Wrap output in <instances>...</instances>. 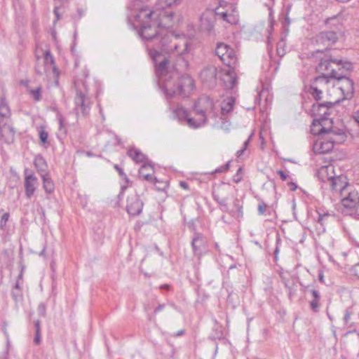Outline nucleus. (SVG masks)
<instances>
[{
  "instance_id": "f257e3e1",
  "label": "nucleus",
  "mask_w": 359,
  "mask_h": 359,
  "mask_svg": "<svg viewBox=\"0 0 359 359\" xmlns=\"http://www.w3.org/2000/svg\"><path fill=\"white\" fill-rule=\"evenodd\" d=\"M133 6L132 9L137 10L133 15V27L139 28L138 34L142 40L152 43L153 48H148L149 53L151 50H158L161 53L180 55L184 59L189 50V41L173 36L167 30L172 27L175 13L173 11L160 12L156 7L151 11L148 7L136 8L135 5ZM184 61L187 65V62Z\"/></svg>"
},
{
  "instance_id": "f03ea898",
  "label": "nucleus",
  "mask_w": 359,
  "mask_h": 359,
  "mask_svg": "<svg viewBox=\"0 0 359 359\" xmlns=\"http://www.w3.org/2000/svg\"><path fill=\"white\" fill-rule=\"evenodd\" d=\"M189 53H187L184 57V60L187 62V65H184V59L180 55H169L168 54L161 53L158 50L150 51V57L155 64L156 74L158 79V85L167 99H171L177 95L184 97H187L194 88V81L189 75L182 76L180 78L177 88H172L169 83V79H172V75L168 70V58L177 57L178 60L182 61V67L187 68L189 66L187 57L191 50L190 42H189Z\"/></svg>"
},
{
  "instance_id": "7ed1b4c3",
  "label": "nucleus",
  "mask_w": 359,
  "mask_h": 359,
  "mask_svg": "<svg viewBox=\"0 0 359 359\" xmlns=\"http://www.w3.org/2000/svg\"><path fill=\"white\" fill-rule=\"evenodd\" d=\"M318 135V139L313 144V150L316 153L325 154L331 151L334 144H339L345 140V135L342 130L337 128H328L322 133H313Z\"/></svg>"
},
{
  "instance_id": "20e7f679",
  "label": "nucleus",
  "mask_w": 359,
  "mask_h": 359,
  "mask_svg": "<svg viewBox=\"0 0 359 359\" xmlns=\"http://www.w3.org/2000/svg\"><path fill=\"white\" fill-rule=\"evenodd\" d=\"M340 102L337 100L334 102H327L324 103H316L312 106V111L316 116L319 117L318 119H315L311 126L312 133H322L326 131L325 126L326 122L329 121L328 116L330 115V108L333 104Z\"/></svg>"
},
{
  "instance_id": "39448f33",
  "label": "nucleus",
  "mask_w": 359,
  "mask_h": 359,
  "mask_svg": "<svg viewBox=\"0 0 359 359\" xmlns=\"http://www.w3.org/2000/svg\"><path fill=\"white\" fill-rule=\"evenodd\" d=\"M351 67L350 62L342 64L341 60L332 59L330 55L325 54L324 57L320 59V62L318 65L316 70L321 74L330 79H334L332 74V69H337L338 72H341L344 69L350 70Z\"/></svg>"
},
{
  "instance_id": "423d86ee",
  "label": "nucleus",
  "mask_w": 359,
  "mask_h": 359,
  "mask_svg": "<svg viewBox=\"0 0 359 359\" xmlns=\"http://www.w3.org/2000/svg\"><path fill=\"white\" fill-rule=\"evenodd\" d=\"M194 112L197 118H204V125L206 124L208 118H215V104L213 100L208 96H201L194 104Z\"/></svg>"
},
{
  "instance_id": "0eeeda50",
  "label": "nucleus",
  "mask_w": 359,
  "mask_h": 359,
  "mask_svg": "<svg viewBox=\"0 0 359 359\" xmlns=\"http://www.w3.org/2000/svg\"><path fill=\"white\" fill-rule=\"evenodd\" d=\"M348 71L346 69L341 72H338L337 69L332 70L333 78L337 81V85L339 86V89L344 96L343 100L351 99L354 93V83L347 76Z\"/></svg>"
},
{
  "instance_id": "6e6552de",
  "label": "nucleus",
  "mask_w": 359,
  "mask_h": 359,
  "mask_svg": "<svg viewBox=\"0 0 359 359\" xmlns=\"http://www.w3.org/2000/svg\"><path fill=\"white\" fill-rule=\"evenodd\" d=\"M341 203L348 210H351V215L359 217V193L351 186L344 194L341 195Z\"/></svg>"
},
{
  "instance_id": "1a4fd4ad",
  "label": "nucleus",
  "mask_w": 359,
  "mask_h": 359,
  "mask_svg": "<svg viewBox=\"0 0 359 359\" xmlns=\"http://www.w3.org/2000/svg\"><path fill=\"white\" fill-rule=\"evenodd\" d=\"M175 118L180 122L186 121L187 125L192 128H198L204 126L205 118H196L189 117L188 111L181 106H177L172 111Z\"/></svg>"
},
{
  "instance_id": "9d476101",
  "label": "nucleus",
  "mask_w": 359,
  "mask_h": 359,
  "mask_svg": "<svg viewBox=\"0 0 359 359\" xmlns=\"http://www.w3.org/2000/svg\"><path fill=\"white\" fill-rule=\"evenodd\" d=\"M338 40V33L334 31H325L319 33L316 36V43L318 46L324 47L323 49H317L316 53H323L324 50H327L328 48L334 44Z\"/></svg>"
},
{
  "instance_id": "9b49d317",
  "label": "nucleus",
  "mask_w": 359,
  "mask_h": 359,
  "mask_svg": "<svg viewBox=\"0 0 359 359\" xmlns=\"http://www.w3.org/2000/svg\"><path fill=\"white\" fill-rule=\"evenodd\" d=\"M75 110L77 114L81 113L83 116L89 114L91 102L84 93L76 88V94L74 98Z\"/></svg>"
},
{
  "instance_id": "f8f14e48",
  "label": "nucleus",
  "mask_w": 359,
  "mask_h": 359,
  "mask_svg": "<svg viewBox=\"0 0 359 359\" xmlns=\"http://www.w3.org/2000/svg\"><path fill=\"white\" fill-rule=\"evenodd\" d=\"M217 69L215 66L207 65L203 68L199 74L201 82L208 88H213L217 82Z\"/></svg>"
},
{
  "instance_id": "ddd939ff",
  "label": "nucleus",
  "mask_w": 359,
  "mask_h": 359,
  "mask_svg": "<svg viewBox=\"0 0 359 359\" xmlns=\"http://www.w3.org/2000/svg\"><path fill=\"white\" fill-rule=\"evenodd\" d=\"M24 172L25 196L27 198H31L36 189L38 179L31 170L25 169Z\"/></svg>"
},
{
  "instance_id": "4468645a",
  "label": "nucleus",
  "mask_w": 359,
  "mask_h": 359,
  "mask_svg": "<svg viewBox=\"0 0 359 359\" xmlns=\"http://www.w3.org/2000/svg\"><path fill=\"white\" fill-rule=\"evenodd\" d=\"M215 18L213 11H209L203 13L200 19V30L208 34H213Z\"/></svg>"
},
{
  "instance_id": "2eb2a0df",
  "label": "nucleus",
  "mask_w": 359,
  "mask_h": 359,
  "mask_svg": "<svg viewBox=\"0 0 359 359\" xmlns=\"http://www.w3.org/2000/svg\"><path fill=\"white\" fill-rule=\"evenodd\" d=\"M332 191L338 192L339 196L346 192L351 187L347 182H346V177L343 175H335L331 181L327 184Z\"/></svg>"
},
{
  "instance_id": "dca6fc26",
  "label": "nucleus",
  "mask_w": 359,
  "mask_h": 359,
  "mask_svg": "<svg viewBox=\"0 0 359 359\" xmlns=\"http://www.w3.org/2000/svg\"><path fill=\"white\" fill-rule=\"evenodd\" d=\"M143 208V203L137 195H131L127 198L126 210L130 215H140Z\"/></svg>"
},
{
  "instance_id": "f3484780",
  "label": "nucleus",
  "mask_w": 359,
  "mask_h": 359,
  "mask_svg": "<svg viewBox=\"0 0 359 359\" xmlns=\"http://www.w3.org/2000/svg\"><path fill=\"white\" fill-rule=\"evenodd\" d=\"M318 178L324 183L328 184L335 177L334 167L332 164L321 166L317 172Z\"/></svg>"
},
{
  "instance_id": "a211bd4d",
  "label": "nucleus",
  "mask_w": 359,
  "mask_h": 359,
  "mask_svg": "<svg viewBox=\"0 0 359 359\" xmlns=\"http://www.w3.org/2000/svg\"><path fill=\"white\" fill-rule=\"evenodd\" d=\"M0 136L7 144H11L14 140L15 130L11 125V122L0 123Z\"/></svg>"
},
{
  "instance_id": "6ab92c4d",
  "label": "nucleus",
  "mask_w": 359,
  "mask_h": 359,
  "mask_svg": "<svg viewBox=\"0 0 359 359\" xmlns=\"http://www.w3.org/2000/svg\"><path fill=\"white\" fill-rule=\"evenodd\" d=\"M205 239L202 233H195L191 241V248L195 256L200 257L203 255Z\"/></svg>"
},
{
  "instance_id": "aec40b11",
  "label": "nucleus",
  "mask_w": 359,
  "mask_h": 359,
  "mask_svg": "<svg viewBox=\"0 0 359 359\" xmlns=\"http://www.w3.org/2000/svg\"><path fill=\"white\" fill-rule=\"evenodd\" d=\"M234 104L235 99L233 97H227L224 99L221 104V119L226 118V116L232 111Z\"/></svg>"
},
{
  "instance_id": "412c9836",
  "label": "nucleus",
  "mask_w": 359,
  "mask_h": 359,
  "mask_svg": "<svg viewBox=\"0 0 359 359\" xmlns=\"http://www.w3.org/2000/svg\"><path fill=\"white\" fill-rule=\"evenodd\" d=\"M11 122V111L4 98L0 99V123Z\"/></svg>"
},
{
  "instance_id": "4be33fe9",
  "label": "nucleus",
  "mask_w": 359,
  "mask_h": 359,
  "mask_svg": "<svg viewBox=\"0 0 359 359\" xmlns=\"http://www.w3.org/2000/svg\"><path fill=\"white\" fill-rule=\"evenodd\" d=\"M183 0H157L156 8L160 12L166 11L165 8L179 6Z\"/></svg>"
},
{
  "instance_id": "5701e85b",
  "label": "nucleus",
  "mask_w": 359,
  "mask_h": 359,
  "mask_svg": "<svg viewBox=\"0 0 359 359\" xmlns=\"http://www.w3.org/2000/svg\"><path fill=\"white\" fill-rule=\"evenodd\" d=\"M154 168L153 166L148 163L144 162L139 170V175L140 177L147 180L151 181L153 179Z\"/></svg>"
},
{
  "instance_id": "b1692460",
  "label": "nucleus",
  "mask_w": 359,
  "mask_h": 359,
  "mask_svg": "<svg viewBox=\"0 0 359 359\" xmlns=\"http://www.w3.org/2000/svg\"><path fill=\"white\" fill-rule=\"evenodd\" d=\"M128 155L135 163H142L146 160V156L138 149L131 147L128 151Z\"/></svg>"
},
{
  "instance_id": "393cba45",
  "label": "nucleus",
  "mask_w": 359,
  "mask_h": 359,
  "mask_svg": "<svg viewBox=\"0 0 359 359\" xmlns=\"http://www.w3.org/2000/svg\"><path fill=\"white\" fill-rule=\"evenodd\" d=\"M330 78L321 74L314 79L312 81L311 85L314 86H318V88L325 90L327 88V86L330 81Z\"/></svg>"
},
{
  "instance_id": "a878e982",
  "label": "nucleus",
  "mask_w": 359,
  "mask_h": 359,
  "mask_svg": "<svg viewBox=\"0 0 359 359\" xmlns=\"http://www.w3.org/2000/svg\"><path fill=\"white\" fill-rule=\"evenodd\" d=\"M310 292L313 297V299L310 302V308L313 311L318 312L320 307V294L314 289L311 290Z\"/></svg>"
},
{
  "instance_id": "bb28decb",
  "label": "nucleus",
  "mask_w": 359,
  "mask_h": 359,
  "mask_svg": "<svg viewBox=\"0 0 359 359\" xmlns=\"http://www.w3.org/2000/svg\"><path fill=\"white\" fill-rule=\"evenodd\" d=\"M41 177L43 180V187L45 191L48 194L53 193L55 189V186L51 178L47 173H42Z\"/></svg>"
},
{
  "instance_id": "cd10ccee",
  "label": "nucleus",
  "mask_w": 359,
  "mask_h": 359,
  "mask_svg": "<svg viewBox=\"0 0 359 359\" xmlns=\"http://www.w3.org/2000/svg\"><path fill=\"white\" fill-rule=\"evenodd\" d=\"M222 61L227 66H233L236 62V57L234 50L230 48L225 56L222 58Z\"/></svg>"
},
{
  "instance_id": "c85d7f7f",
  "label": "nucleus",
  "mask_w": 359,
  "mask_h": 359,
  "mask_svg": "<svg viewBox=\"0 0 359 359\" xmlns=\"http://www.w3.org/2000/svg\"><path fill=\"white\" fill-rule=\"evenodd\" d=\"M215 14V18L216 15L220 16L224 21L230 23V24H234L236 21V17L234 14L231 13L229 14L227 11H219L218 8L215 10V12H213Z\"/></svg>"
},
{
  "instance_id": "c756f323",
  "label": "nucleus",
  "mask_w": 359,
  "mask_h": 359,
  "mask_svg": "<svg viewBox=\"0 0 359 359\" xmlns=\"http://www.w3.org/2000/svg\"><path fill=\"white\" fill-rule=\"evenodd\" d=\"M318 219H317V229L320 232H323L325 231L324 224L326 219L330 216L328 212H320L318 210Z\"/></svg>"
},
{
  "instance_id": "7c9ffc66",
  "label": "nucleus",
  "mask_w": 359,
  "mask_h": 359,
  "mask_svg": "<svg viewBox=\"0 0 359 359\" xmlns=\"http://www.w3.org/2000/svg\"><path fill=\"white\" fill-rule=\"evenodd\" d=\"M34 165L41 175L42 173L46 174V171L47 165L43 157L39 156L36 157L34 160Z\"/></svg>"
},
{
  "instance_id": "2f4dec72",
  "label": "nucleus",
  "mask_w": 359,
  "mask_h": 359,
  "mask_svg": "<svg viewBox=\"0 0 359 359\" xmlns=\"http://www.w3.org/2000/svg\"><path fill=\"white\" fill-rule=\"evenodd\" d=\"M230 48L229 46L224 43H219L215 48V54L219 57L222 60L225 54L228 52V50Z\"/></svg>"
},
{
  "instance_id": "473e14b6",
  "label": "nucleus",
  "mask_w": 359,
  "mask_h": 359,
  "mask_svg": "<svg viewBox=\"0 0 359 359\" xmlns=\"http://www.w3.org/2000/svg\"><path fill=\"white\" fill-rule=\"evenodd\" d=\"M277 54L279 57H283L286 53V42L285 37H282L277 43Z\"/></svg>"
},
{
  "instance_id": "72a5a7b5",
  "label": "nucleus",
  "mask_w": 359,
  "mask_h": 359,
  "mask_svg": "<svg viewBox=\"0 0 359 359\" xmlns=\"http://www.w3.org/2000/svg\"><path fill=\"white\" fill-rule=\"evenodd\" d=\"M34 328H35V337L34 339V342L36 344H39L41 342V322L39 320H36L34 321Z\"/></svg>"
},
{
  "instance_id": "f704fd0d",
  "label": "nucleus",
  "mask_w": 359,
  "mask_h": 359,
  "mask_svg": "<svg viewBox=\"0 0 359 359\" xmlns=\"http://www.w3.org/2000/svg\"><path fill=\"white\" fill-rule=\"evenodd\" d=\"M29 93L34 101L38 102L41 100V88L40 86L29 90Z\"/></svg>"
},
{
  "instance_id": "c9c22d12",
  "label": "nucleus",
  "mask_w": 359,
  "mask_h": 359,
  "mask_svg": "<svg viewBox=\"0 0 359 359\" xmlns=\"http://www.w3.org/2000/svg\"><path fill=\"white\" fill-rule=\"evenodd\" d=\"M310 90L311 95L316 100H319L322 98V94L324 90L318 88V86L311 85Z\"/></svg>"
},
{
  "instance_id": "e433bc0d",
  "label": "nucleus",
  "mask_w": 359,
  "mask_h": 359,
  "mask_svg": "<svg viewBox=\"0 0 359 359\" xmlns=\"http://www.w3.org/2000/svg\"><path fill=\"white\" fill-rule=\"evenodd\" d=\"M353 313L352 311V307H348L346 309L344 316L343 318L344 323L345 325H348L349 327H351L353 325V323L349 324V320L351 318V316Z\"/></svg>"
},
{
  "instance_id": "4c0bfd02",
  "label": "nucleus",
  "mask_w": 359,
  "mask_h": 359,
  "mask_svg": "<svg viewBox=\"0 0 359 359\" xmlns=\"http://www.w3.org/2000/svg\"><path fill=\"white\" fill-rule=\"evenodd\" d=\"M289 9H290L289 8H287V13L285 14L284 20L282 22L283 27L284 29V31L286 32H288V31H289L288 27L291 23V20L290 19V18L288 16Z\"/></svg>"
},
{
  "instance_id": "58836bf2",
  "label": "nucleus",
  "mask_w": 359,
  "mask_h": 359,
  "mask_svg": "<svg viewBox=\"0 0 359 359\" xmlns=\"http://www.w3.org/2000/svg\"><path fill=\"white\" fill-rule=\"evenodd\" d=\"M39 139L43 144L48 143V133L43 129L41 128L39 133Z\"/></svg>"
},
{
  "instance_id": "ea45409f",
  "label": "nucleus",
  "mask_w": 359,
  "mask_h": 359,
  "mask_svg": "<svg viewBox=\"0 0 359 359\" xmlns=\"http://www.w3.org/2000/svg\"><path fill=\"white\" fill-rule=\"evenodd\" d=\"M10 217V214L8 212H5L1 218L0 220V229L4 230L6 226L7 222L8 221Z\"/></svg>"
},
{
  "instance_id": "a19ab883",
  "label": "nucleus",
  "mask_w": 359,
  "mask_h": 359,
  "mask_svg": "<svg viewBox=\"0 0 359 359\" xmlns=\"http://www.w3.org/2000/svg\"><path fill=\"white\" fill-rule=\"evenodd\" d=\"M226 76L229 79V84L228 85V87L233 88L237 83L236 77L230 72H228Z\"/></svg>"
},
{
  "instance_id": "79ce46f5",
  "label": "nucleus",
  "mask_w": 359,
  "mask_h": 359,
  "mask_svg": "<svg viewBox=\"0 0 359 359\" xmlns=\"http://www.w3.org/2000/svg\"><path fill=\"white\" fill-rule=\"evenodd\" d=\"M44 60L46 64H54V58L53 56L50 54V51H46L44 53Z\"/></svg>"
},
{
  "instance_id": "37998d69",
  "label": "nucleus",
  "mask_w": 359,
  "mask_h": 359,
  "mask_svg": "<svg viewBox=\"0 0 359 359\" xmlns=\"http://www.w3.org/2000/svg\"><path fill=\"white\" fill-rule=\"evenodd\" d=\"M46 306L45 304L40 303L37 308L38 313L40 316L45 317L46 316Z\"/></svg>"
},
{
  "instance_id": "c03bdc74",
  "label": "nucleus",
  "mask_w": 359,
  "mask_h": 359,
  "mask_svg": "<svg viewBox=\"0 0 359 359\" xmlns=\"http://www.w3.org/2000/svg\"><path fill=\"white\" fill-rule=\"evenodd\" d=\"M251 137H252V135H250L248 139L244 142L243 147L241 149H240V150H238L237 151V155H238V157L241 156V155H243V154L244 153L245 150L248 148L249 142H250V141L251 140Z\"/></svg>"
},
{
  "instance_id": "a18cd8bd",
  "label": "nucleus",
  "mask_w": 359,
  "mask_h": 359,
  "mask_svg": "<svg viewBox=\"0 0 359 359\" xmlns=\"http://www.w3.org/2000/svg\"><path fill=\"white\" fill-rule=\"evenodd\" d=\"M233 205L238 210L237 217H241L243 215L242 206L240 205L239 201L238 199H235L233 201Z\"/></svg>"
},
{
  "instance_id": "49530a36",
  "label": "nucleus",
  "mask_w": 359,
  "mask_h": 359,
  "mask_svg": "<svg viewBox=\"0 0 359 359\" xmlns=\"http://www.w3.org/2000/svg\"><path fill=\"white\" fill-rule=\"evenodd\" d=\"M266 204L262 201L258 205V212L259 215H264L266 212Z\"/></svg>"
},
{
  "instance_id": "de8ad7c7",
  "label": "nucleus",
  "mask_w": 359,
  "mask_h": 359,
  "mask_svg": "<svg viewBox=\"0 0 359 359\" xmlns=\"http://www.w3.org/2000/svg\"><path fill=\"white\" fill-rule=\"evenodd\" d=\"M114 168L118 172V174L121 177H124L126 180H128V177L124 173L123 170L117 165H114Z\"/></svg>"
},
{
  "instance_id": "09e8293b",
  "label": "nucleus",
  "mask_w": 359,
  "mask_h": 359,
  "mask_svg": "<svg viewBox=\"0 0 359 359\" xmlns=\"http://www.w3.org/2000/svg\"><path fill=\"white\" fill-rule=\"evenodd\" d=\"M57 118L59 121L60 124V129H61L64 126V118L62 117V114L60 113H57Z\"/></svg>"
},
{
  "instance_id": "8fccbe9b",
  "label": "nucleus",
  "mask_w": 359,
  "mask_h": 359,
  "mask_svg": "<svg viewBox=\"0 0 359 359\" xmlns=\"http://www.w3.org/2000/svg\"><path fill=\"white\" fill-rule=\"evenodd\" d=\"M282 180L285 181L287 178V175L281 170L277 171Z\"/></svg>"
},
{
  "instance_id": "3c124183",
  "label": "nucleus",
  "mask_w": 359,
  "mask_h": 359,
  "mask_svg": "<svg viewBox=\"0 0 359 359\" xmlns=\"http://www.w3.org/2000/svg\"><path fill=\"white\" fill-rule=\"evenodd\" d=\"M165 305L164 304H159L154 310V314H156L158 312L162 311L165 308Z\"/></svg>"
},
{
  "instance_id": "603ef678",
  "label": "nucleus",
  "mask_w": 359,
  "mask_h": 359,
  "mask_svg": "<svg viewBox=\"0 0 359 359\" xmlns=\"http://www.w3.org/2000/svg\"><path fill=\"white\" fill-rule=\"evenodd\" d=\"M58 10H59V7L58 6H55V8H54V14L55 15L56 20H59L60 19V15L59 14Z\"/></svg>"
},
{
  "instance_id": "864d4df0",
  "label": "nucleus",
  "mask_w": 359,
  "mask_h": 359,
  "mask_svg": "<svg viewBox=\"0 0 359 359\" xmlns=\"http://www.w3.org/2000/svg\"><path fill=\"white\" fill-rule=\"evenodd\" d=\"M180 186L184 189H189V186H188V184L184 182V181H181L180 182Z\"/></svg>"
},
{
  "instance_id": "5fc2aeb1",
  "label": "nucleus",
  "mask_w": 359,
  "mask_h": 359,
  "mask_svg": "<svg viewBox=\"0 0 359 359\" xmlns=\"http://www.w3.org/2000/svg\"><path fill=\"white\" fill-rule=\"evenodd\" d=\"M221 209L222 211L224 212H229L230 214H232L233 216H234V214L233 212V211H229V207L227 205V203L226 204V206H223V207H221Z\"/></svg>"
},
{
  "instance_id": "6e6d98bb",
  "label": "nucleus",
  "mask_w": 359,
  "mask_h": 359,
  "mask_svg": "<svg viewBox=\"0 0 359 359\" xmlns=\"http://www.w3.org/2000/svg\"><path fill=\"white\" fill-rule=\"evenodd\" d=\"M77 13H78V18L80 19L84 15L85 11L81 8H79L77 10Z\"/></svg>"
},
{
  "instance_id": "4d7b16f0",
  "label": "nucleus",
  "mask_w": 359,
  "mask_h": 359,
  "mask_svg": "<svg viewBox=\"0 0 359 359\" xmlns=\"http://www.w3.org/2000/svg\"><path fill=\"white\" fill-rule=\"evenodd\" d=\"M227 203V200L226 198H222L220 201H219V204L221 207L226 206Z\"/></svg>"
},
{
  "instance_id": "13d9d810",
  "label": "nucleus",
  "mask_w": 359,
  "mask_h": 359,
  "mask_svg": "<svg viewBox=\"0 0 359 359\" xmlns=\"http://www.w3.org/2000/svg\"><path fill=\"white\" fill-rule=\"evenodd\" d=\"M229 124L226 122V121H222V125L220 126L221 128L222 129H224V130H227V126H229Z\"/></svg>"
},
{
  "instance_id": "bf43d9fd",
  "label": "nucleus",
  "mask_w": 359,
  "mask_h": 359,
  "mask_svg": "<svg viewBox=\"0 0 359 359\" xmlns=\"http://www.w3.org/2000/svg\"><path fill=\"white\" fill-rule=\"evenodd\" d=\"M22 278V275H19L18 276V280H17L16 283H15V289H18L20 287V279Z\"/></svg>"
},
{
  "instance_id": "052dcab7",
  "label": "nucleus",
  "mask_w": 359,
  "mask_h": 359,
  "mask_svg": "<svg viewBox=\"0 0 359 359\" xmlns=\"http://www.w3.org/2000/svg\"><path fill=\"white\" fill-rule=\"evenodd\" d=\"M290 186L291 187V188H290V189H291V190H292V191L296 190V189H297V184H294V183H293V182H291V183L290 184Z\"/></svg>"
},
{
  "instance_id": "680f3d73",
  "label": "nucleus",
  "mask_w": 359,
  "mask_h": 359,
  "mask_svg": "<svg viewBox=\"0 0 359 359\" xmlns=\"http://www.w3.org/2000/svg\"><path fill=\"white\" fill-rule=\"evenodd\" d=\"M318 279L321 283L324 282V276L322 272L319 273Z\"/></svg>"
},
{
  "instance_id": "e2e57ef3",
  "label": "nucleus",
  "mask_w": 359,
  "mask_h": 359,
  "mask_svg": "<svg viewBox=\"0 0 359 359\" xmlns=\"http://www.w3.org/2000/svg\"><path fill=\"white\" fill-rule=\"evenodd\" d=\"M212 196H213L214 200L219 203V201H220V200H221V198L219 197V196L213 194Z\"/></svg>"
},
{
  "instance_id": "0e129e2a",
  "label": "nucleus",
  "mask_w": 359,
  "mask_h": 359,
  "mask_svg": "<svg viewBox=\"0 0 359 359\" xmlns=\"http://www.w3.org/2000/svg\"><path fill=\"white\" fill-rule=\"evenodd\" d=\"M229 162H228L226 164L222 166V169L226 171L229 169Z\"/></svg>"
},
{
  "instance_id": "69168bd1",
  "label": "nucleus",
  "mask_w": 359,
  "mask_h": 359,
  "mask_svg": "<svg viewBox=\"0 0 359 359\" xmlns=\"http://www.w3.org/2000/svg\"><path fill=\"white\" fill-rule=\"evenodd\" d=\"M224 170L222 169V166H221L220 168L216 169L215 170V172H224Z\"/></svg>"
},
{
  "instance_id": "338daca9",
  "label": "nucleus",
  "mask_w": 359,
  "mask_h": 359,
  "mask_svg": "<svg viewBox=\"0 0 359 359\" xmlns=\"http://www.w3.org/2000/svg\"><path fill=\"white\" fill-rule=\"evenodd\" d=\"M161 288H165V289L168 290L170 288V285H167V284H165V285H161Z\"/></svg>"
},
{
  "instance_id": "774afa93",
  "label": "nucleus",
  "mask_w": 359,
  "mask_h": 359,
  "mask_svg": "<svg viewBox=\"0 0 359 359\" xmlns=\"http://www.w3.org/2000/svg\"><path fill=\"white\" fill-rule=\"evenodd\" d=\"M0 359H7V355L6 353H3L1 356H0Z\"/></svg>"
}]
</instances>
